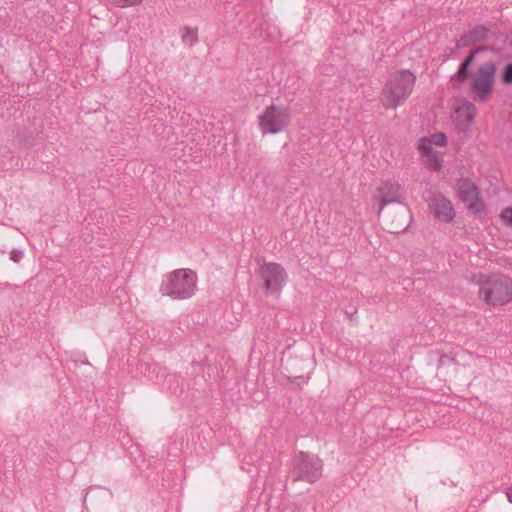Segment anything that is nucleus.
<instances>
[{"instance_id":"nucleus-19","label":"nucleus","mask_w":512,"mask_h":512,"mask_svg":"<svg viewBox=\"0 0 512 512\" xmlns=\"http://www.w3.org/2000/svg\"><path fill=\"white\" fill-rule=\"evenodd\" d=\"M503 222L512 227V207L505 208L501 213Z\"/></svg>"},{"instance_id":"nucleus-21","label":"nucleus","mask_w":512,"mask_h":512,"mask_svg":"<svg viewBox=\"0 0 512 512\" xmlns=\"http://www.w3.org/2000/svg\"><path fill=\"white\" fill-rule=\"evenodd\" d=\"M111 3L117 6L124 7L126 5H136L142 2V0H109Z\"/></svg>"},{"instance_id":"nucleus-22","label":"nucleus","mask_w":512,"mask_h":512,"mask_svg":"<svg viewBox=\"0 0 512 512\" xmlns=\"http://www.w3.org/2000/svg\"><path fill=\"white\" fill-rule=\"evenodd\" d=\"M23 258V252L18 249H14L10 252V259L16 263L20 262Z\"/></svg>"},{"instance_id":"nucleus-10","label":"nucleus","mask_w":512,"mask_h":512,"mask_svg":"<svg viewBox=\"0 0 512 512\" xmlns=\"http://www.w3.org/2000/svg\"><path fill=\"white\" fill-rule=\"evenodd\" d=\"M427 201L435 219L449 223L455 217V210L451 201L443 195L431 193Z\"/></svg>"},{"instance_id":"nucleus-2","label":"nucleus","mask_w":512,"mask_h":512,"mask_svg":"<svg viewBox=\"0 0 512 512\" xmlns=\"http://www.w3.org/2000/svg\"><path fill=\"white\" fill-rule=\"evenodd\" d=\"M479 296L490 306H503L512 300V280L492 275L479 282Z\"/></svg>"},{"instance_id":"nucleus-7","label":"nucleus","mask_w":512,"mask_h":512,"mask_svg":"<svg viewBox=\"0 0 512 512\" xmlns=\"http://www.w3.org/2000/svg\"><path fill=\"white\" fill-rule=\"evenodd\" d=\"M289 123V114L282 106H268L259 116V124L263 133L276 134L284 130Z\"/></svg>"},{"instance_id":"nucleus-28","label":"nucleus","mask_w":512,"mask_h":512,"mask_svg":"<svg viewBox=\"0 0 512 512\" xmlns=\"http://www.w3.org/2000/svg\"><path fill=\"white\" fill-rule=\"evenodd\" d=\"M291 376H293L294 378H300L301 375H296V374H292Z\"/></svg>"},{"instance_id":"nucleus-1","label":"nucleus","mask_w":512,"mask_h":512,"mask_svg":"<svg viewBox=\"0 0 512 512\" xmlns=\"http://www.w3.org/2000/svg\"><path fill=\"white\" fill-rule=\"evenodd\" d=\"M415 82L416 75L408 69L393 73L383 88V106L396 109L403 104L411 95Z\"/></svg>"},{"instance_id":"nucleus-14","label":"nucleus","mask_w":512,"mask_h":512,"mask_svg":"<svg viewBox=\"0 0 512 512\" xmlns=\"http://www.w3.org/2000/svg\"><path fill=\"white\" fill-rule=\"evenodd\" d=\"M469 31L475 43L487 39L489 35V29L483 25H478Z\"/></svg>"},{"instance_id":"nucleus-12","label":"nucleus","mask_w":512,"mask_h":512,"mask_svg":"<svg viewBox=\"0 0 512 512\" xmlns=\"http://www.w3.org/2000/svg\"><path fill=\"white\" fill-rule=\"evenodd\" d=\"M459 198L463 202L477 200L479 196L477 186L470 179H463L457 185Z\"/></svg>"},{"instance_id":"nucleus-26","label":"nucleus","mask_w":512,"mask_h":512,"mask_svg":"<svg viewBox=\"0 0 512 512\" xmlns=\"http://www.w3.org/2000/svg\"><path fill=\"white\" fill-rule=\"evenodd\" d=\"M508 500L512 503V486L507 491Z\"/></svg>"},{"instance_id":"nucleus-29","label":"nucleus","mask_w":512,"mask_h":512,"mask_svg":"<svg viewBox=\"0 0 512 512\" xmlns=\"http://www.w3.org/2000/svg\"><path fill=\"white\" fill-rule=\"evenodd\" d=\"M425 149H426V152H427V153L432 152V149H430V148H425Z\"/></svg>"},{"instance_id":"nucleus-15","label":"nucleus","mask_w":512,"mask_h":512,"mask_svg":"<svg viewBox=\"0 0 512 512\" xmlns=\"http://www.w3.org/2000/svg\"><path fill=\"white\" fill-rule=\"evenodd\" d=\"M469 67H470L469 65L463 64L461 62L460 66L458 68V71L453 76V79H455L459 83L466 82L469 77Z\"/></svg>"},{"instance_id":"nucleus-20","label":"nucleus","mask_w":512,"mask_h":512,"mask_svg":"<svg viewBox=\"0 0 512 512\" xmlns=\"http://www.w3.org/2000/svg\"><path fill=\"white\" fill-rule=\"evenodd\" d=\"M432 142L436 146H445L447 143V137L444 133H438L432 136Z\"/></svg>"},{"instance_id":"nucleus-8","label":"nucleus","mask_w":512,"mask_h":512,"mask_svg":"<svg viewBox=\"0 0 512 512\" xmlns=\"http://www.w3.org/2000/svg\"><path fill=\"white\" fill-rule=\"evenodd\" d=\"M374 198L379 202L377 214L381 217L387 205L405 203V189L396 181L386 180L377 188Z\"/></svg>"},{"instance_id":"nucleus-11","label":"nucleus","mask_w":512,"mask_h":512,"mask_svg":"<svg viewBox=\"0 0 512 512\" xmlns=\"http://www.w3.org/2000/svg\"><path fill=\"white\" fill-rule=\"evenodd\" d=\"M473 110V106L458 108L456 110L454 122L459 132L467 133L469 131L474 118Z\"/></svg>"},{"instance_id":"nucleus-13","label":"nucleus","mask_w":512,"mask_h":512,"mask_svg":"<svg viewBox=\"0 0 512 512\" xmlns=\"http://www.w3.org/2000/svg\"><path fill=\"white\" fill-rule=\"evenodd\" d=\"M181 36L183 42L190 46L198 42L197 28L184 27Z\"/></svg>"},{"instance_id":"nucleus-4","label":"nucleus","mask_w":512,"mask_h":512,"mask_svg":"<svg viewBox=\"0 0 512 512\" xmlns=\"http://www.w3.org/2000/svg\"><path fill=\"white\" fill-rule=\"evenodd\" d=\"M197 276L189 269H179L171 273L168 281L162 284L164 295L175 299H186L194 294Z\"/></svg>"},{"instance_id":"nucleus-16","label":"nucleus","mask_w":512,"mask_h":512,"mask_svg":"<svg viewBox=\"0 0 512 512\" xmlns=\"http://www.w3.org/2000/svg\"><path fill=\"white\" fill-rule=\"evenodd\" d=\"M474 43L475 41L473 40L470 31H468L467 33L463 34L459 40L456 41V48L459 49L463 47H468Z\"/></svg>"},{"instance_id":"nucleus-25","label":"nucleus","mask_w":512,"mask_h":512,"mask_svg":"<svg viewBox=\"0 0 512 512\" xmlns=\"http://www.w3.org/2000/svg\"><path fill=\"white\" fill-rule=\"evenodd\" d=\"M489 50H491V47H489V46H478L473 51H474L475 54H478L480 52L489 51Z\"/></svg>"},{"instance_id":"nucleus-5","label":"nucleus","mask_w":512,"mask_h":512,"mask_svg":"<svg viewBox=\"0 0 512 512\" xmlns=\"http://www.w3.org/2000/svg\"><path fill=\"white\" fill-rule=\"evenodd\" d=\"M498 65L488 61L480 65L471 82V89L475 94V100L486 101L489 99L495 82Z\"/></svg>"},{"instance_id":"nucleus-27","label":"nucleus","mask_w":512,"mask_h":512,"mask_svg":"<svg viewBox=\"0 0 512 512\" xmlns=\"http://www.w3.org/2000/svg\"><path fill=\"white\" fill-rule=\"evenodd\" d=\"M290 359H286V369L288 370V367L292 364L290 363Z\"/></svg>"},{"instance_id":"nucleus-24","label":"nucleus","mask_w":512,"mask_h":512,"mask_svg":"<svg viewBox=\"0 0 512 512\" xmlns=\"http://www.w3.org/2000/svg\"><path fill=\"white\" fill-rule=\"evenodd\" d=\"M475 56L476 54L474 53V51L472 50L469 55L462 61L463 64H466V65H471L475 59Z\"/></svg>"},{"instance_id":"nucleus-17","label":"nucleus","mask_w":512,"mask_h":512,"mask_svg":"<svg viewBox=\"0 0 512 512\" xmlns=\"http://www.w3.org/2000/svg\"><path fill=\"white\" fill-rule=\"evenodd\" d=\"M501 80L506 85L512 84V62L508 63L502 70Z\"/></svg>"},{"instance_id":"nucleus-3","label":"nucleus","mask_w":512,"mask_h":512,"mask_svg":"<svg viewBox=\"0 0 512 512\" xmlns=\"http://www.w3.org/2000/svg\"><path fill=\"white\" fill-rule=\"evenodd\" d=\"M323 471V461L314 454L300 451L293 460L289 478L293 483L304 481L309 484L317 482Z\"/></svg>"},{"instance_id":"nucleus-18","label":"nucleus","mask_w":512,"mask_h":512,"mask_svg":"<svg viewBox=\"0 0 512 512\" xmlns=\"http://www.w3.org/2000/svg\"><path fill=\"white\" fill-rule=\"evenodd\" d=\"M468 209L474 214H479L484 210V204L479 199V196L477 197V200L469 201Z\"/></svg>"},{"instance_id":"nucleus-6","label":"nucleus","mask_w":512,"mask_h":512,"mask_svg":"<svg viewBox=\"0 0 512 512\" xmlns=\"http://www.w3.org/2000/svg\"><path fill=\"white\" fill-rule=\"evenodd\" d=\"M266 295L278 297L287 279L285 269L277 263H265L259 270Z\"/></svg>"},{"instance_id":"nucleus-23","label":"nucleus","mask_w":512,"mask_h":512,"mask_svg":"<svg viewBox=\"0 0 512 512\" xmlns=\"http://www.w3.org/2000/svg\"><path fill=\"white\" fill-rule=\"evenodd\" d=\"M430 167L433 171H439L441 169L442 164L437 156H434L433 159L430 160Z\"/></svg>"},{"instance_id":"nucleus-9","label":"nucleus","mask_w":512,"mask_h":512,"mask_svg":"<svg viewBox=\"0 0 512 512\" xmlns=\"http://www.w3.org/2000/svg\"><path fill=\"white\" fill-rule=\"evenodd\" d=\"M382 215L387 230L393 234L405 232L412 221V214L406 203H400L392 212L383 211Z\"/></svg>"}]
</instances>
